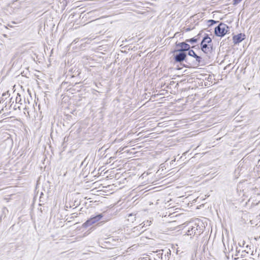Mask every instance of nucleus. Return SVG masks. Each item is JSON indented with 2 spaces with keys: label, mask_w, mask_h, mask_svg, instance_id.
Segmentation results:
<instances>
[{
  "label": "nucleus",
  "mask_w": 260,
  "mask_h": 260,
  "mask_svg": "<svg viewBox=\"0 0 260 260\" xmlns=\"http://www.w3.org/2000/svg\"><path fill=\"white\" fill-rule=\"evenodd\" d=\"M201 49L205 54H210L213 50L212 44H207L201 43Z\"/></svg>",
  "instance_id": "nucleus-6"
},
{
  "label": "nucleus",
  "mask_w": 260,
  "mask_h": 260,
  "mask_svg": "<svg viewBox=\"0 0 260 260\" xmlns=\"http://www.w3.org/2000/svg\"><path fill=\"white\" fill-rule=\"evenodd\" d=\"M103 217V215L102 213L99 214L95 216H92L89 219L83 223L82 226L84 228H87L101 220Z\"/></svg>",
  "instance_id": "nucleus-4"
},
{
  "label": "nucleus",
  "mask_w": 260,
  "mask_h": 260,
  "mask_svg": "<svg viewBox=\"0 0 260 260\" xmlns=\"http://www.w3.org/2000/svg\"><path fill=\"white\" fill-rule=\"evenodd\" d=\"M151 223V221H150V220L145 221L143 222V225L142 226H143V228H146L147 226H149L150 225Z\"/></svg>",
  "instance_id": "nucleus-16"
},
{
  "label": "nucleus",
  "mask_w": 260,
  "mask_h": 260,
  "mask_svg": "<svg viewBox=\"0 0 260 260\" xmlns=\"http://www.w3.org/2000/svg\"><path fill=\"white\" fill-rule=\"evenodd\" d=\"M174 53V60L176 62H181L184 61L185 64H187V53L182 51H175V50L172 52Z\"/></svg>",
  "instance_id": "nucleus-3"
},
{
  "label": "nucleus",
  "mask_w": 260,
  "mask_h": 260,
  "mask_svg": "<svg viewBox=\"0 0 260 260\" xmlns=\"http://www.w3.org/2000/svg\"><path fill=\"white\" fill-rule=\"evenodd\" d=\"M8 100L9 101V103H11V105H10V108H9L10 109L12 107V105L14 103V101H12V98H10Z\"/></svg>",
  "instance_id": "nucleus-19"
},
{
  "label": "nucleus",
  "mask_w": 260,
  "mask_h": 260,
  "mask_svg": "<svg viewBox=\"0 0 260 260\" xmlns=\"http://www.w3.org/2000/svg\"><path fill=\"white\" fill-rule=\"evenodd\" d=\"M201 43H205L207 44H212V39L209 37L208 34H205L201 41Z\"/></svg>",
  "instance_id": "nucleus-10"
},
{
  "label": "nucleus",
  "mask_w": 260,
  "mask_h": 260,
  "mask_svg": "<svg viewBox=\"0 0 260 260\" xmlns=\"http://www.w3.org/2000/svg\"><path fill=\"white\" fill-rule=\"evenodd\" d=\"M15 106H14V107H13V109H16V108H15Z\"/></svg>",
  "instance_id": "nucleus-24"
},
{
  "label": "nucleus",
  "mask_w": 260,
  "mask_h": 260,
  "mask_svg": "<svg viewBox=\"0 0 260 260\" xmlns=\"http://www.w3.org/2000/svg\"><path fill=\"white\" fill-rule=\"evenodd\" d=\"M44 195L43 193V192H41V196H40V202H42V196Z\"/></svg>",
  "instance_id": "nucleus-22"
},
{
  "label": "nucleus",
  "mask_w": 260,
  "mask_h": 260,
  "mask_svg": "<svg viewBox=\"0 0 260 260\" xmlns=\"http://www.w3.org/2000/svg\"><path fill=\"white\" fill-rule=\"evenodd\" d=\"M194 228L196 230L195 235L197 236L200 235L203 232L202 227L197 223H194Z\"/></svg>",
  "instance_id": "nucleus-9"
},
{
  "label": "nucleus",
  "mask_w": 260,
  "mask_h": 260,
  "mask_svg": "<svg viewBox=\"0 0 260 260\" xmlns=\"http://www.w3.org/2000/svg\"><path fill=\"white\" fill-rule=\"evenodd\" d=\"M21 101V95L19 93H17V96L16 98L15 102L16 103H20L21 104H22V103H20Z\"/></svg>",
  "instance_id": "nucleus-17"
},
{
  "label": "nucleus",
  "mask_w": 260,
  "mask_h": 260,
  "mask_svg": "<svg viewBox=\"0 0 260 260\" xmlns=\"http://www.w3.org/2000/svg\"><path fill=\"white\" fill-rule=\"evenodd\" d=\"M133 230L134 232L138 231L140 234L143 233L146 230V229H143V226H136L134 227Z\"/></svg>",
  "instance_id": "nucleus-13"
},
{
  "label": "nucleus",
  "mask_w": 260,
  "mask_h": 260,
  "mask_svg": "<svg viewBox=\"0 0 260 260\" xmlns=\"http://www.w3.org/2000/svg\"><path fill=\"white\" fill-rule=\"evenodd\" d=\"M9 103V101L7 99L3 104H4V107L6 108V109H7V106Z\"/></svg>",
  "instance_id": "nucleus-20"
},
{
  "label": "nucleus",
  "mask_w": 260,
  "mask_h": 260,
  "mask_svg": "<svg viewBox=\"0 0 260 260\" xmlns=\"http://www.w3.org/2000/svg\"><path fill=\"white\" fill-rule=\"evenodd\" d=\"M9 97L10 94L8 91L3 93L2 97L0 98V103L3 104Z\"/></svg>",
  "instance_id": "nucleus-11"
},
{
  "label": "nucleus",
  "mask_w": 260,
  "mask_h": 260,
  "mask_svg": "<svg viewBox=\"0 0 260 260\" xmlns=\"http://www.w3.org/2000/svg\"><path fill=\"white\" fill-rule=\"evenodd\" d=\"M230 27L225 24L220 22L214 29L215 36L223 37L229 31Z\"/></svg>",
  "instance_id": "nucleus-2"
},
{
  "label": "nucleus",
  "mask_w": 260,
  "mask_h": 260,
  "mask_svg": "<svg viewBox=\"0 0 260 260\" xmlns=\"http://www.w3.org/2000/svg\"><path fill=\"white\" fill-rule=\"evenodd\" d=\"M198 38H196V37H194V38H191V39H186L185 40V42L187 43H189L190 44H194V43H197L198 42Z\"/></svg>",
  "instance_id": "nucleus-14"
},
{
  "label": "nucleus",
  "mask_w": 260,
  "mask_h": 260,
  "mask_svg": "<svg viewBox=\"0 0 260 260\" xmlns=\"http://www.w3.org/2000/svg\"><path fill=\"white\" fill-rule=\"evenodd\" d=\"M187 54L189 57L187 59V64H183V67L190 68L194 66H203L205 64L204 59L201 56L198 55L192 49L189 50Z\"/></svg>",
  "instance_id": "nucleus-1"
},
{
  "label": "nucleus",
  "mask_w": 260,
  "mask_h": 260,
  "mask_svg": "<svg viewBox=\"0 0 260 260\" xmlns=\"http://www.w3.org/2000/svg\"><path fill=\"white\" fill-rule=\"evenodd\" d=\"M136 214H134L133 213L129 214L127 217V220L133 223L134 221L136 220Z\"/></svg>",
  "instance_id": "nucleus-12"
},
{
  "label": "nucleus",
  "mask_w": 260,
  "mask_h": 260,
  "mask_svg": "<svg viewBox=\"0 0 260 260\" xmlns=\"http://www.w3.org/2000/svg\"><path fill=\"white\" fill-rule=\"evenodd\" d=\"M242 0H234V5H237L240 3Z\"/></svg>",
  "instance_id": "nucleus-21"
},
{
  "label": "nucleus",
  "mask_w": 260,
  "mask_h": 260,
  "mask_svg": "<svg viewBox=\"0 0 260 260\" xmlns=\"http://www.w3.org/2000/svg\"><path fill=\"white\" fill-rule=\"evenodd\" d=\"M245 38L244 34L240 33L237 35H235L233 37V42L235 44H237L241 42Z\"/></svg>",
  "instance_id": "nucleus-7"
},
{
  "label": "nucleus",
  "mask_w": 260,
  "mask_h": 260,
  "mask_svg": "<svg viewBox=\"0 0 260 260\" xmlns=\"http://www.w3.org/2000/svg\"><path fill=\"white\" fill-rule=\"evenodd\" d=\"M176 47H179V48L175 49V51H182L186 52V51L189 52L190 50V45L186 42H182L180 43H176Z\"/></svg>",
  "instance_id": "nucleus-5"
},
{
  "label": "nucleus",
  "mask_w": 260,
  "mask_h": 260,
  "mask_svg": "<svg viewBox=\"0 0 260 260\" xmlns=\"http://www.w3.org/2000/svg\"><path fill=\"white\" fill-rule=\"evenodd\" d=\"M242 254H241V256H245V254L246 253V252H245V251H243L242 252Z\"/></svg>",
  "instance_id": "nucleus-23"
},
{
  "label": "nucleus",
  "mask_w": 260,
  "mask_h": 260,
  "mask_svg": "<svg viewBox=\"0 0 260 260\" xmlns=\"http://www.w3.org/2000/svg\"><path fill=\"white\" fill-rule=\"evenodd\" d=\"M196 229L194 228V223L191 225H189L188 228V230L186 232V234L189 236H195L196 233Z\"/></svg>",
  "instance_id": "nucleus-8"
},
{
  "label": "nucleus",
  "mask_w": 260,
  "mask_h": 260,
  "mask_svg": "<svg viewBox=\"0 0 260 260\" xmlns=\"http://www.w3.org/2000/svg\"><path fill=\"white\" fill-rule=\"evenodd\" d=\"M218 22L217 21H215L214 20H213V19H210V20H208L207 21V23H208V25L209 27H210L211 26H212L213 25H214V24H216Z\"/></svg>",
  "instance_id": "nucleus-15"
},
{
  "label": "nucleus",
  "mask_w": 260,
  "mask_h": 260,
  "mask_svg": "<svg viewBox=\"0 0 260 260\" xmlns=\"http://www.w3.org/2000/svg\"><path fill=\"white\" fill-rule=\"evenodd\" d=\"M6 110V108L3 107L0 110V114H2V116H4V117L7 116L8 115V114L4 112V111Z\"/></svg>",
  "instance_id": "nucleus-18"
}]
</instances>
